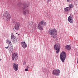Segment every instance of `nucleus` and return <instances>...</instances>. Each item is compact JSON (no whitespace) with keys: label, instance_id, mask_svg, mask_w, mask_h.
I'll list each match as a JSON object with an SVG mask.
<instances>
[{"label":"nucleus","instance_id":"1","mask_svg":"<svg viewBox=\"0 0 78 78\" xmlns=\"http://www.w3.org/2000/svg\"><path fill=\"white\" fill-rule=\"evenodd\" d=\"M23 7L22 9L23 10V14L24 15H26V14H28L29 13V10L28 9H26L25 10V9L26 8H27L28 7V6H29V4L27 3H24L23 4Z\"/></svg>","mask_w":78,"mask_h":78},{"label":"nucleus","instance_id":"2","mask_svg":"<svg viewBox=\"0 0 78 78\" xmlns=\"http://www.w3.org/2000/svg\"><path fill=\"white\" fill-rule=\"evenodd\" d=\"M48 33L49 34H50L51 36L53 38H55L56 40H57V38L56 37V29L49 30Z\"/></svg>","mask_w":78,"mask_h":78},{"label":"nucleus","instance_id":"3","mask_svg":"<svg viewBox=\"0 0 78 78\" xmlns=\"http://www.w3.org/2000/svg\"><path fill=\"white\" fill-rule=\"evenodd\" d=\"M46 25L47 23L45 22H44V20H42L38 24V29L41 30V31L43 30V28H44L43 25Z\"/></svg>","mask_w":78,"mask_h":78},{"label":"nucleus","instance_id":"4","mask_svg":"<svg viewBox=\"0 0 78 78\" xmlns=\"http://www.w3.org/2000/svg\"><path fill=\"white\" fill-rule=\"evenodd\" d=\"M60 59L62 62H64L65 59L66 58V53L64 51H62L60 55Z\"/></svg>","mask_w":78,"mask_h":78},{"label":"nucleus","instance_id":"5","mask_svg":"<svg viewBox=\"0 0 78 78\" xmlns=\"http://www.w3.org/2000/svg\"><path fill=\"white\" fill-rule=\"evenodd\" d=\"M54 47L55 50H56V53H59V51H60V48H61L60 44H59L57 43L54 45Z\"/></svg>","mask_w":78,"mask_h":78},{"label":"nucleus","instance_id":"6","mask_svg":"<svg viewBox=\"0 0 78 78\" xmlns=\"http://www.w3.org/2000/svg\"><path fill=\"white\" fill-rule=\"evenodd\" d=\"M5 19L7 20H10V19L11 18V15L7 11L5 12L4 15H3Z\"/></svg>","mask_w":78,"mask_h":78},{"label":"nucleus","instance_id":"7","mask_svg":"<svg viewBox=\"0 0 78 78\" xmlns=\"http://www.w3.org/2000/svg\"><path fill=\"white\" fill-rule=\"evenodd\" d=\"M17 55V53H12V60H13L14 61H16L17 60V58L18 57Z\"/></svg>","mask_w":78,"mask_h":78},{"label":"nucleus","instance_id":"8","mask_svg":"<svg viewBox=\"0 0 78 78\" xmlns=\"http://www.w3.org/2000/svg\"><path fill=\"white\" fill-rule=\"evenodd\" d=\"M52 73L53 75H59V73H60V70L58 69L57 70L55 69L53 71Z\"/></svg>","mask_w":78,"mask_h":78},{"label":"nucleus","instance_id":"9","mask_svg":"<svg viewBox=\"0 0 78 78\" xmlns=\"http://www.w3.org/2000/svg\"><path fill=\"white\" fill-rule=\"evenodd\" d=\"M15 25L14 27V28L15 30H19V27L20 26V23L19 22L16 23H15Z\"/></svg>","mask_w":78,"mask_h":78},{"label":"nucleus","instance_id":"10","mask_svg":"<svg viewBox=\"0 0 78 78\" xmlns=\"http://www.w3.org/2000/svg\"><path fill=\"white\" fill-rule=\"evenodd\" d=\"M13 66L14 70L15 71H17L19 69V66H18V65L13 63Z\"/></svg>","mask_w":78,"mask_h":78},{"label":"nucleus","instance_id":"11","mask_svg":"<svg viewBox=\"0 0 78 78\" xmlns=\"http://www.w3.org/2000/svg\"><path fill=\"white\" fill-rule=\"evenodd\" d=\"M68 20L69 22L71 23H73V18L72 16H70L68 17Z\"/></svg>","mask_w":78,"mask_h":78},{"label":"nucleus","instance_id":"12","mask_svg":"<svg viewBox=\"0 0 78 78\" xmlns=\"http://www.w3.org/2000/svg\"><path fill=\"white\" fill-rule=\"evenodd\" d=\"M21 45L23 48H25L27 47V44H26L25 42H22Z\"/></svg>","mask_w":78,"mask_h":78},{"label":"nucleus","instance_id":"13","mask_svg":"<svg viewBox=\"0 0 78 78\" xmlns=\"http://www.w3.org/2000/svg\"><path fill=\"white\" fill-rule=\"evenodd\" d=\"M71 9V8L69 7H66L64 9V10L66 12H69Z\"/></svg>","mask_w":78,"mask_h":78},{"label":"nucleus","instance_id":"14","mask_svg":"<svg viewBox=\"0 0 78 78\" xmlns=\"http://www.w3.org/2000/svg\"><path fill=\"white\" fill-rule=\"evenodd\" d=\"M65 49L67 50H70L71 49V47L70 45H67L65 46Z\"/></svg>","mask_w":78,"mask_h":78},{"label":"nucleus","instance_id":"15","mask_svg":"<svg viewBox=\"0 0 78 78\" xmlns=\"http://www.w3.org/2000/svg\"><path fill=\"white\" fill-rule=\"evenodd\" d=\"M9 51L10 53H12V51H13V48L12 46H10L9 48Z\"/></svg>","mask_w":78,"mask_h":78},{"label":"nucleus","instance_id":"16","mask_svg":"<svg viewBox=\"0 0 78 78\" xmlns=\"http://www.w3.org/2000/svg\"><path fill=\"white\" fill-rule=\"evenodd\" d=\"M6 42L7 44H8L9 45H12V43H11V41H9L8 40H7L6 41Z\"/></svg>","mask_w":78,"mask_h":78},{"label":"nucleus","instance_id":"17","mask_svg":"<svg viewBox=\"0 0 78 78\" xmlns=\"http://www.w3.org/2000/svg\"><path fill=\"white\" fill-rule=\"evenodd\" d=\"M11 39H15V38H16V37L13 34V33H12L11 34Z\"/></svg>","mask_w":78,"mask_h":78},{"label":"nucleus","instance_id":"18","mask_svg":"<svg viewBox=\"0 0 78 78\" xmlns=\"http://www.w3.org/2000/svg\"><path fill=\"white\" fill-rule=\"evenodd\" d=\"M69 8H70L71 9V8H72L73 7V5L72 4H70L69 5Z\"/></svg>","mask_w":78,"mask_h":78},{"label":"nucleus","instance_id":"19","mask_svg":"<svg viewBox=\"0 0 78 78\" xmlns=\"http://www.w3.org/2000/svg\"><path fill=\"white\" fill-rule=\"evenodd\" d=\"M30 26H31L33 24V21H31V22H29V23Z\"/></svg>","mask_w":78,"mask_h":78},{"label":"nucleus","instance_id":"20","mask_svg":"<svg viewBox=\"0 0 78 78\" xmlns=\"http://www.w3.org/2000/svg\"><path fill=\"white\" fill-rule=\"evenodd\" d=\"M26 64V62H24L23 63V65H25Z\"/></svg>","mask_w":78,"mask_h":78},{"label":"nucleus","instance_id":"21","mask_svg":"<svg viewBox=\"0 0 78 78\" xmlns=\"http://www.w3.org/2000/svg\"><path fill=\"white\" fill-rule=\"evenodd\" d=\"M12 22H13V23H15V20H12Z\"/></svg>","mask_w":78,"mask_h":78},{"label":"nucleus","instance_id":"22","mask_svg":"<svg viewBox=\"0 0 78 78\" xmlns=\"http://www.w3.org/2000/svg\"><path fill=\"white\" fill-rule=\"evenodd\" d=\"M51 0H47V2H49Z\"/></svg>","mask_w":78,"mask_h":78},{"label":"nucleus","instance_id":"23","mask_svg":"<svg viewBox=\"0 0 78 78\" xmlns=\"http://www.w3.org/2000/svg\"><path fill=\"white\" fill-rule=\"evenodd\" d=\"M28 69H25V71H28Z\"/></svg>","mask_w":78,"mask_h":78},{"label":"nucleus","instance_id":"24","mask_svg":"<svg viewBox=\"0 0 78 78\" xmlns=\"http://www.w3.org/2000/svg\"><path fill=\"white\" fill-rule=\"evenodd\" d=\"M8 47H9V46H8L7 47H5V48H7H7H8Z\"/></svg>","mask_w":78,"mask_h":78},{"label":"nucleus","instance_id":"25","mask_svg":"<svg viewBox=\"0 0 78 78\" xmlns=\"http://www.w3.org/2000/svg\"><path fill=\"white\" fill-rule=\"evenodd\" d=\"M77 63H78V58L77 59Z\"/></svg>","mask_w":78,"mask_h":78},{"label":"nucleus","instance_id":"26","mask_svg":"<svg viewBox=\"0 0 78 78\" xmlns=\"http://www.w3.org/2000/svg\"><path fill=\"white\" fill-rule=\"evenodd\" d=\"M2 61V59H0V61Z\"/></svg>","mask_w":78,"mask_h":78},{"label":"nucleus","instance_id":"27","mask_svg":"<svg viewBox=\"0 0 78 78\" xmlns=\"http://www.w3.org/2000/svg\"><path fill=\"white\" fill-rule=\"evenodd\" d=\"M28 68V66H27V68Z\"/></svg>","mask_w":78,"mask_h":78},{"label":"nucleus","instance_id":"28","mask_svg":"<svg viewBox=\"0 0 78 78\" xmlns=\"http://www.w3.org/2000/svg\"><path fill=\"white\" fill-rule=\"evenodd\" d=\"M13 30H14V28H13Z\"/></svg>","mask_w":78,"mask_h":78},{"label":"nucleus","instance_id":"29","mask_svg":"<svg viewBox=\"0 0 78 78\" xmlns=\"http://www.w3.org/2000/svg\"><path fill=\"white\" fill-rule=\"evenodd\" d=\"M18 35H20V34H19Z\"/></svg>","mask_w":78,"mask_h":78},{"label":"nucleus","instance_id":"30","mask_svg":"<svg viewBox=\"0 0 78 78\" xmlns=\"http://www.w3.org/2000/svg\"><path fill=\"white\" fill-rule=\"evenodd\" d=\"M16 34H17V33H16Z\"/></svg>","mask_w":78,"mask_h":78}]
</instances>
